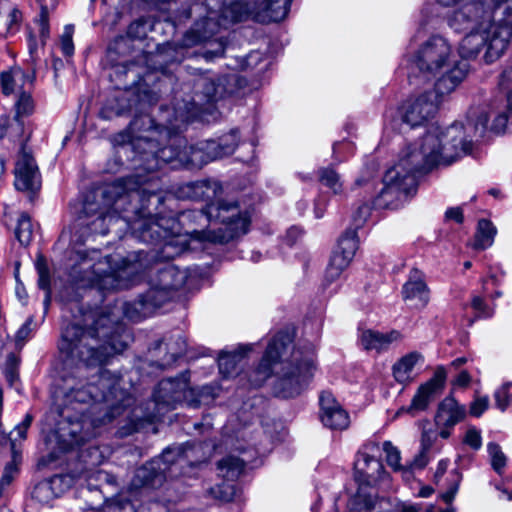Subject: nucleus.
I'll return each instance as SVG.
<instances>
[{"label":"nucleus","instance_id":"f257e3e1","mask_svg":"<svg viewBox=\"0 0 512 512\" xmlns=\"http://www.w3.org/2000/svg\"><path fill=\"white\" fill-rule=\"evenodd\" d=\"M488 114V107H473L468 111L465 124L455 123L445 129L433 126L422 137L406 145L396 165L385 173L376 205L397 208L415 193L418 174L469 154L473 140L482 138L487 131Z\"/></svg>","mask_w":512,"mask_h":512},{"label":"nucleus","instance_id":"f03ea898","mask_svg":"<svg viewBox=\"0 0 512 512\" xmlns=\"http://www.w3.org/2000/svg\"><path fill=\"white\" fill-rule=\"evenodd\" d=\"M132 402L121 379L107 370H100L87 383L79 380L65 394L59 439L66 449L84 443L96 435L97 428L122 415Z\"/></svg>","mask_w":512,"mask_h":512},{"label":"nucleus","instance_id":"7ed1b4c3","mask_svg":"<svg viewBox=\"0 0 512 512\" xmlns=\"http://www.w3.org/2000/svg\"><path fill=\"white\" fill-rule=\"evenodd\" d=\"M461 0H437L446 7ZM512 14V0H473L454 11L448 19L450 28L466 32L459 44L464 59L476 57L485 50L484 59L492 63L507 49L512 37V22L505 16Z\"/></svg>","mask_w":512,"mask_h":512},{"label":"nucleus","instance_id":"20e7f679","mask_svg":"<svg viewBox=\"0 0 512 512\" xmlns=\"http://www.w3.org/2000/svg\"><path fill=\"white\" fill-rule=\"evenodd\" d=\"M212 221H219L223 227L215 230L186 229L185 235L189 236L191 240L199 242L223 244L245 234L250 224V217L236 201H218L217 203H208L205 210L182 212L178 222L161 218L147 226L143 231V237L145 238V234L148 232L155 234L156 239L164 241L162 249L164 257L173 258L189 249L187 239L175 229V226H190L194 223L204 226Z\"/></svg>","mask_w":512,"mask_h":512},{"label":"nucleus","instance_id":"39448f33","mask_svg":"<svg viewBox=\"0 0 512 512\" xmlns=\"http://www.w3.org/2000/svg\"><path fill=\"white\" fill-rule=\"evenodd\" d=\"M285 350V344L280 338L272 339L265 353L253 372L251 384L262 385L272 374L275 375L273 392L282 398H292L300 395L308 386L317 369L315 353L312 349L303 351L294 349L289 359L279 360Z\"/></svg>","mask_w":512,"mask_h":512},{"label":"nucleus","instance_id":"423d86ee","mask_svg":"<svg viewBox=\"0 0 512 512\" xmlns=\"http://www.w3.org/2000/svg\"><path fill=\"white\" fill-rule=\"evenodd\" d=\"M174 119L166 120L165 125L155 126L149 115H140L130 123L131 133L129 145L147 162V169L154 170L162 163L180 164V154H183L185 139L176 135L181 125L194 115L191 110L183 112L181 107L174 108Z\"/></svg>","mask_w":512,"mask_h":512},{"label":"nucleus","instance_id":"0eeeda50","mask_svg":"<svg viewBox=\"0 0 512 512\" xmlns=\"http://www.w3.org/2000/svg\"><path fill=\"white\" fill-rule=\"evenodd\" d=\"M118 316L114 312L101 315L94 327L85 331L76 323L67 325L62 331L60 351L66 354L67 365L76 363L77 374L82 377L86 371L96 368L117 353L122 352L126 343L116 341L114 333L107 331L117 325Z\"/></svg>","mask_w":512,"mask_h":512},{"label":"nucleus","instance_id":"6e6552de","mask_svg":"<svg viewBox=\"0 0 512 512\" xmlns=\"http://www.w3.org/2000/svg\"><path fill=\"white\" fill-rule=\"evenodd\" d=\"M142 255L100 257L96 250L77 251L71 276L81 286L103 292L127 289L137 282L138 275L145 269Z\"/></svg>","mask_w":512,"mask_h":512},{"label":"nucleus","instance_id":"1a4fd4ad","mask_svg":"<svg viewBox=\"0 0 512 512\" xmlns=\"http://www.w3.org/2000/svg\"><path fill=\"white\" fill-rule=\"evenodd\" d=\"M412 62L420 72L435 79L438 96L451 94L466 78L469 65L457 59L451 44L442 36H432L421 44Z\"/></svg>","mask_w":512,"mask_h":512},{"label":"nucleus","instance_id":"9d476101","mask_svg":"<svg viewBox=\"0 0 512 512\" xmlns=\"http://www.w3.org/2000/svg\"><path fill=\"white\" fill-rule=\"evenodd\" d=\"M292 0H264L253 6L247 2L235 1L226 4L221 11V18L218 19L215 11H209L208 15L197 21L193 29L187 33L185 42L196 44L210 38L218 31V28L226 22H238L247 18L260 23L277 22L283 20L290 8Z\"/></svg>","mask_w":512,"mask_h":512},{"label":"nucleus","instance_id":"9b49d317","mask_svg":"<svg viewBox=\"0 0 512 512\" xmlns=\"http://www.w3.org/2000/svg\"><path fill=\"white\" fill-rule=\"evenodd\" d=\"M130 182V179L117 180L105 185L101 190V204L97 208L91 203L84 205L83 212L87 217L96 215V218L88 223L93 233L106 234L109 226L120 219L126 224L131 222L132 218L126 214L127 205L137 200L140 194L128 187Z\"/></svg>","mask_w":512,"mask_h":512},{"label":"nucleus","instance_id":"f8f14e48","mask_svg":"<svg viewBox=\"0 0 512 512\" xmlns=\"http://www.w3.org/2000/svg\"><path fill=\"white\" fill-rule=\"evenodd\" d=\"M216 396L213 389L204 386L195 390L189 385V372L182 373L175 379L162 380L154 392V401L157 405L174 407L176 403L185 402L191 407L199 406L206 397Z\"/></svg>","mask_w":512,"mask_h":512},{"label":"nucleus","instance_id":"ddd939ff","mask_svg":"<svg viewBox=\"0 0 512 512\" xmlns=\"http://www.w3.org/2000/svg\"><path fill=\"white\" fill-rule=\"evenodd\" d=\"M147 300L153 306H161L170 299L172 292L181 288L186 279L185 271L171 263H156L148 268Z\"/></svg>","mask_w":512,"mask_h":512},{"label":"nucleus","instance_id":"4468645a","mask_svg":"<svg viewBox=\"0 0 512 512\" xmlns=\"http://www.w3.org/2000/svg\"><path fill=\"white\" fill-rule=\"evenodd\" d=\"M380 446L375 441H368L358 451L354 462V477L360 486L389 487L388 475L377 455Z\"/></svg>","mask_w":512,"mask_h":512},{"label":"nucleus","instance_id":"2eb2a0df","mask_svg":"<svg viewBox=\"0 0 512 512\" xmlns=\"http://www.w3.org/2000/svg\"><path fill=\"white\" fill-rule=\"evenodd\" d=\"M182 460V456L177 449H166L159 459L136 470L131 481V488L140 490L160 487L166 478V470H169L173 464L179 463Z\"/></svg>","mask_w":512,"mask_h":512},{"label":"nucleus","instance_id":"dca6fc26","mask_svg":"<svg viewBox=\"0 0 512 512\" xmlns=\"http://www.w3.org/2000/svg\"><path fill=\"white\" fill-rule=\"evenodd\" d=\"M444 97L438 96L434 89L407 101L399 111L402 120L401 131L405 132L406 127L415 128L422 126L428 119L433 117Z\"/></svg>","mask_w":512,"mask_h":512},{"label":"nucleus","instance_id":"f3484780","mask_svg":"<svg viewBox=\"0 0 512 512\" xmlns=\"http://www.w3.org/2000/svg\"><path fill=\"white\" fill-rule=\"evenodd\" d=\"M446 379L447 371L445 367L437 366L432 377L418 387L410 406L406 409H400L398 414L404 410L411 414L426 410L434 398L444 390Z\"/></svg>","mask_w":512,"mask_h":512},{"label":"nucleus","instance_id":"a211bd4d","mask_svg":"<svg viewBox=\"0 0 512 512\" xmlns=\"http://www.w3.org/2000/svg\"><path fill=\"white\" fill-rule=\"evenodd\" d=\"M466 409L453 397H445L439 404L434 416L435 426L439 430V436L447 439L451 436L455 425L464 420Z\"/></svg>","mask_w":512,"mask_h":512},{"label":"nucleus","instance_id":"6ab92c4d","mask_svg":"<svg viewBox=\"0 0 512 512\" xmlns=\"http://www.w3.org/2000/svg\"><path fill=\"white\" fill-rule=\"evenodd\" d=\"M14 185L20 191H36L40 188L41 180L34 158L23 148L15 166Z\"/></svg>","mask_w":512,"mask_h":512},{"label":"nucleus","instance_id":"aec40b11","mask_svg":"<svg viewBox=\"0 0 512 512\" xmlns=\"http://www.w3.org/2000/svg\"><path fill=\"white\" fill-rule=\"evenodd\" d=\"M216 140H206L196 145L184 144L183 154H180V165L191 168H201L210 161L218 159Z\"/></svg>","mask_w":512,"mask_h":512},{"label":"nucleus","instance_id":"412c9836","mask_svg":"<svg viewBox=\"0 0 512 512\" xmlns=\"http://www.w3.org/2000/svg\"><path fill=\"white\" fill-rule=\"evenodd\" d=\"M402 296L409 306L416 309H422L428 304L429 289L419 270L412 269L410 271L409 278L402 288Z\"/></svg>","mask_w":512,"mask_h":512},{"label":"nucleus","instance_id":"4be33fe9","mask_svg":"<svg viewBox=\"0 0 512 512\" xmlns=\"http://www.w3.org/2000/svg\"><path fill=\"white\" fill-rule=\"evenodd\" d=\"M321 421L334 430H343L349 426L347 412L336 402L331 393L323 392L320 395Z\"/></svg>","mask_w":512,"mask_h":512},{"label":"nucleus","instance_id":"5701e85b","mask_svg":"<svg viewBox=\"0 0 512 512\" xmlns=\"http://www.w3.org/2000/svg\"><path fill=\"white\" fill-rule=\"evenodd\" d=\"M222 194V186L217 181L203 180L190 182L183 185L179 189V195L183 198L192 200H205L209 203H217L218 201H227L219 199Z\"/></svg>","mask_w":512,"mask_h":512},{"label":"nucleus","instance_id":"b1692460","mask_svg":"<svg viewBox=\"0 0 512 512\" xmlns=\"http://www.w3.org/2000/svg\"><path fill=\"white\" fill-rule=\"evenodd\" d=\"M402 340V334L397 330L389 332H378L374 330H366L361 333V346L367 351H376L377 353L385 352L393 345Z\"/></svg>","mask_w":512,"mask_h":512},{"label":"nucleus","instance_id":"393cba45","mask_svg":"<svg viewBox=\"0 0 512 512\" xmlns=\"http://www.w3.org/2000/svg\"><path fill=\"white\" fill-rule=\"evenodd\" d=\"M424 356L418 351L409 352L400 357L392 366V375L399 384H409L415 377V368L424 363Z\"/></svg>","mask_w":512,"mask_h":512},{"label":"nucleus","instance_id":"a878e982","mask_svg":"<svg viewBox=\"0 0 512 512\" xmlns=\"http://www.w3.org/2000/svg\"><path fill=\"white\" fill-rule=\"evenodd\" d=\"M250 346H242L233 352H223L218 358L219 371L224 377H231L237 373L239 361L250 351Z\"/></svg>","mask_w":512,"mask_h":512},{"label":"nucleus","instance_id":"bb28decb","mask_svg":"<svg viewBox=\"0 0 512 512\" xmlns=\"http://www.w3.org/2000/svg\"><path fill=\"white\" fill-rule=\"evenodd\" d=\"M158 306H153L147 300V293L139 300L134 302H126L122 305V311L126 318L132 321H139L147 317Z\"/></svg>","mask_w":512,"mask_h":512},{"label":"nucleus","instance_id":"cd10ccee","mask_svg":"<svg viewBox=\"0 0 512 512\" xmlns=\"http://www.w3.org/2000/svg\"><path fill=\"white\" fill-rule=\"evenodd\" d=\"M496 233V227L489 220H479L472 247L476 250H484L491 247Z\"/></svg>","mask_w":512,"mask_h":512},{"label":"nucleus","instance_id":"c85d7f7f","mask_svg":"<svg viewBox=\"0 0 512 512\" xmlns=\"http://www.w3.org/2000/svg\"><path fill=\"white\" fill-rule=\"evenodd\" d=\"M64 480L62 476H54L49 480H44L35 485L32 497L41 503H48L54 497L58 496L55 488Z\"/></svg>","mask_w":512,"mask_h":512},{"label":"nucleus","instance_id":"c756f323","mask_svg":"<svg viewBox=\"0 0 512 512\" xmlns=\"http://www.w3.org/2000/svg\"><path fill=\"white\" fill-rule=\"evenodd\" d=\"M28 75L19 67H14L9 71L1 73V87L4 94L9 95L16 91V88L22 87Z\"/></svg>","mask_w":512,"mask_h":512},{"label":"nucleus","instance_id":"7c9ffc66","mask_svg":"<svg viewBox=\"0 0 512 512\" xmlns=\"http://www.w3.org/2000/svg\"><path fill=\"white\" fill-rule=\"evenodd\" d=\"M352 259L333 251L325 273V281L332 283L340 278Z\"/></svg>","mask_w":512,"mask_h":512},{"label":"nucleus","instance_id":"2f4dec72","mask_svg":"<svg viewBox=\"0 0 512 512\" xmlns=\"http://www.w3.org/2000/svg\"><path fill=\"white\" fill-rule=\"evenodd\" d=\"M358 237L355 229H347L339 238L334 251L352 259L358 249Z\"/></svg>","mask_w":512,"mask_h":512},{"label":"nucleus","instance_id":"473e14b6","mask_svg":"<svg viewBox=\"0 0 512 512\" xmlns=\"http://www.w3.org/2000/svg\"><path fill=\"white\" fill-rule=\"evenodd\" d=\"M218 469L223 478L235 480L244 470V461L238 457L228 456L218 463Z\"/></svg>","mask_w":512,"mask_h":512},{"label":"nucleus","instance_id":"72a5a7b5","mask_svg":"<svg viewBox=\"0 0 512 512\" xmlns=\"http://www.w3.org/2000/svg\"><path fill=\"white\" fill-rule=\"evenodd\" d=\"M238 141L239 136L237 130H231L229 133L221 136L219 140L216 141L218 159L232 154L238 145Z\"/></svg>","mask_w":512,"mask_h":512},{"label":"nucleus","instance_id":"f704fd0d","mask_svg":"<svg viewBox=\"0 0 512 512\" xmlns=\"http://www.w3.org/2000/svg\"><path fill=\"white\" fill-rule=\"evenodd\" d=\"M319 181L322 185L329 188L334 194H340L343 191V184L340 175L332 168H322L319 170Z\"/></svg>","mask_w":512,"mask_h":512},{"label":"nucleus","instance_id":"c9c22d12","mask_svg":"<svg viewBox=\"0 0 512 512\" xmlns=\"http://www.w3.org/2000/svg\"><path fill=\"white\" fill-rule=\"evenodd\" d=\"M382 449L386 456L387 464L395 471H402L405 476L410 474V471L404 469L401 464V455L399 449L392 444L390 441H385L382 445Z\"/></svg>","mask_w":512,"mask_h":512},{"label":"nucleus","instance_id":"e433bc0d","mask_svg":"<svg viewBox=\"0 0 512 512\" xmlns=\"http://www.w3.org/2000/svg\"><path fill=\"white\" fill-rule=\"evenodd\" d=\"M32 233L30 217L25 213L21 214L15 231L16 238L22 245H28L32 239Z\"/></svg>","mask_w":512,"mask_h":512},{"label":"nucleus","instance_id":"4c0bfd02","mask_svg":"<svg viewBox=\"0 0 512 512\" xmlns=\"http://www.w3.org/2000/svg\"><path fill=\"white\" fill-rule=\"evenodd\" d=\"M16 107V116L14 118V121L16 122L17 126L20 128L22 126V123L20 122L19 118L22 116H27L32 113L33 111V101L31 99V96L28 93H22L18 97V100L15 104Z\"/></svg>","mask_w":512,"mask_h":512},{"label":"nucleus","instance_id":"58836bf2","mask_svg":"<svg viewBox=\"0 0 512 512\" xmlns=\"http://www.w3.org/2000/svg\"><path fill=\"white\" fill-rule=\"evenodd\" d=\"M487 450L491 458V465L497 473H502L503 468L506 466V456L501 447L496 443H488Z\"/></svg>","mask_w":512,"mask_h":512},{"label":"nucleus","instance_id":"ea45409f","mask_svg":"<svg viewBox=\"0 0 512 512\" xmlns=\"http://www.w3.org/2000/svg\"><path fill=\"white\" fill-rule=\"evenodd\" d=\"M32 419L33 418L30 414H26L23 421L15 426L14 430L10 432L9 438L12 449H14L17 442H20L26 438V433L32 423Z\"/></svg>","mask_w":512,"mask_h":512},{"label":"nucleus","instance_id":"a19ab883","mask_svg":"<svg viewBox=\"0 0 512 512\" xmlns=\"http://www.w3.org/2000/svg\"><path fill=\"white\" fill-rule=\"evenodd\" d=\"M374 500L371 496L358 493L349 503L352 512H369L374 508Z\"/></svg>","mask_w":512,"mask_h":512},{"label":"nucleus","instance_id":"79ce46f5","mask_svg":"<svg viewBox=\"0 0 512 512\" xmlns=\"http://www.w3.org/2000/svg\"><path fill=\"white\" fill-rule=\"evenodd\" d=\"M499 86L500 89L506 93L508 106L512 108V66L503 70L500 76Z\"/></svg>","mask_w":512,"mask_h":512},{"label":"nucleus","instance_id":"37998d69","mask_svg":"<svg viewBox=\"0 0 512 512\" xmlns=\"http://www.w3.org/2000/svg\"><path fill=\"white\" fill-rule=\"evenodd\" d=\"M74 33V27L72 25H66L61 35V50L65 56H72L74 53V45L72 36Z\"/></svg>","mask_w":512,"mask_h":512},{"label":"nucleus","instance_id":"c03bdc74","mask_svg":"<svg viewBox=\"0 0 512 512\" xmlns=\"http://www.w3.org/2000/svg\"><path fill=\"white\" fill-rule=\"evenodd\" d=\"M463 443L474 450H479L482 446V437L480 430H478L474 426L469 427L464 435Z\"/></svg>","mask_w":512,"mask_h":512},{"label":"nucleus","instance_id":"a18cd8bd","mask_svg":"<svg viewBox=\"0 0 512 512\" xmlns=\"http://www.w3.org/2000/svg\"><path fill=\"white\" fill-rule=\"evenodd\" d=\"M234 493V486L228 483H223L211 489V494L215 498L225 502L231 501L234 497Z\"/></svg>","mask_w":512,"mask_h":512},{"label":"nucleus","instance_id":"49530a36","mask_svg":"<svg viewBox=\"0 0 512 512\" xmlns=\"http://www.w3.org/2000/svg\"><path fill=\"white\" fill-rule=\"evenodd\" d=\"M511 383H505L499 387L494 393L495 404L497 408L504 411L509 405V389Z\"/></svg>","mask_w":512,"mask_h":512},{"label":"nucleus","instance_id":"de8ad7c7","mask_svg":"<svg viewBox=\"0 0 512 512\" xmlns=\"http://www.w3.org/2000/svg\"><path fill=\"white\" fill-rule=\"evenodd\" d=\"M36 268H37V272H38V276H39L38 286L45 291H50V289H49V286H50L49 271H48L47 265L44 262V260L39 259L36 263Z\"/></svg>","mask_w":512,"mask_h":512},{"label":"nucleus","instance_id":"09e8293b","mask_svg":"<svg viewBox=\"0 0 512 512\" xmlns=\"http://www.w3.org/2000/svg\"><path fill=\"white\" fill-rule=\"evenodd\" d=\"M489 407L488 396H477L470 404L469 413L474 417H480Z\"/></svg>","mask_w":512,"mask_h":512},{"label":"nucleus","instance_id":"8fccbe9b","mask_svg":"<svg viewBox=\"0 0 512 512\" xmlns=\"http://www.w3.org/2000/svg\"><path fill=\"white\" fill-rule=\"evenodd\" d=\"M17 472L18 469L14 463H9L5 466L4 472L0 479V494H3L4 489L11 484L17 475Z\"/></svg>","mask_w":512,"mask_h":512},{"label":"nucleus","instance_id":"3c124183","mask_svg":"<svg viewBox=\"0 0 512 512\" xmlns=\"http://www.w3.org/2000/svg\"><path fill=\"white\" fill-rule=\"evenodd\" d=\"M38 25L41 42L42 44H45L46 40L49 38L50 35L47 7L41 8Z\"/></svg>","mask_w":512,"mask_h":512},{"label":"nucleus","instance_id":"603ef678","mask_svg":"<svg viewBox=\"0 0 512 512\" xmlns=\"http://www.w3.org/2000/svg\"><path fill=\"white\" fill-rule=\"evenodd\" d=\"M472 308L479 317H490L492 310L486 305L484 299L480 296H474L471 302Z\"/></svg>","mask_w":512,"mask_h":512},{"label":"nucleus","instance_id":"864d4df0","mask_svg":"<svg viewBox=\"0 0 512 512\" xmlns=\"http://www.w3.org/2000/svg\"><path fill=\"white\" fill-rule=\"evenodd\" d=\"M22 20V13L17 8H12L7 15V29L8 31L14 32L19 28Z\"/></svg>","mask_w":512,"mask_h":512},{"label":"nucleus","instance_id":"5fc2aeb1","mask_svg":"<svg viewBox=\"0 0 512 512\" xmlns=\"http://www.w3.org/2000/svg\"><path fill=\"white\" fill-rule=\"evenodd\" d=\"M394 509L396 512H420L422 505L408 501H398Z\"/></svg>","mask_w":512,"mask_h":512},{"label":"nucleus","instance_id":"6e6d98bb","mask_svg":"<svg viewBox=\"0 0 512 512\" xmlns=\"http://www.w3.org/2000/svg\"><path fill=\"white\" fill-rule=\"evenodd\" d=\"M508 121V117L505 112H500L495 116L493 124L491 125V130L496 133H501L504 131L506 124Z\"/></svg>","mask_w":512,"mask_h":512},{"label":"nucleus","instance_id":"4d7b16f0","mask_svg":"<svg viewBox=\"0 0 512 512\" xmlns=\"http://www.w3.org/2000/svg\"><path fill=\"white\" fill-rule=\"evenodd\" d=\"M130 108L129 106H125V105H121L119 106L118 108L115 109L114 111V106L112 104H107L101 111V114L104 118H111L112 117V114L114 112L115 115L117 116H120L122 115L123 113H125V111Z\"/></svg>","mask_w":512,"mask_h":512},{"label":"nucleus","instance_id":"13d9d810","mask_svg":"<svg viewBox=\"0 0 512 512\" xmlns=\"http://www.w3.org/2000/svg\"><path fill=\"white\" fill-rule=\"evenodd\" d=\"M370 215V207L367 204L360 206L354 216V221L357 226H360Z\"/></svg>","mask_w":512,"mask_h":512},{"label":"nucleus","instance_id":"bf43d9fd","mask_svg":"<svg viewBox=\"0 0 512 512\" xmlns=\"http://www.w3.org/2000/svg\"><path fill=\"white\" fill-rule=\"evenodd\" d=\"M445 217L448 220H454L457 223H462L463 221V211L460 207H452L447 209L445 213Z\"/></svg>","mask_w":512,"mask_h":512},{"label":"nucleus","instance_id":"052dcab7","mask_svg":"<svg viewBox=\"0 0 512 512\" xmlns=\"http://www.w3.org/2000/svg\"><path fill=\"white\" fill-rule=\"evenodd\" d=\"M471 382V376L468 371H461L455 378L453 384L458 387H467Z\"/></svg>","mask_w":512,"mask_h":512},{"label":"nucleus","instance_id":"680f3d73","mask_svg":"<svg viewBox=\"0 0 512 512\" xmlns=\"http://www.w3.org/2000/svg\"><path fill=\"white\" fill-rule=\"evenodd\" d=\"M32 322V319H29L23 324V326L18 330L16 338L18 341H24L29 337L30 334V324Z\"/></svg>","mask_w":512,"mask_h":512},{"label":"nucleus","instance_id":"e2e57ef3","mask_svg":"<svg viewBox=\"0 0 512 512\" xmlns=\"http://www.w3.org/2000/svg\"><path fill=\"white\" fill-rule=\"evenodd\" d=\"M177 345H178L177 349L170 348L172 357L174 359L181 356L185 352V349H186V343L183 339H179V341L177 342Z\"/></svg>","mask_w":512,"mask_h":512},{"label":"nucleus","instance_id":"0e129e2a","mask_svg":"<svg viewBox=\"0 0 512 512\" xmlns=\"http://www.w3.org/2000/svg\"><path fill=\"white\" fill-rule=\"evenodd\" d=\"M457 490H458V483L453 485L448 491H446L445 493L442 494L443 500L446 503L451 502L453 500V498L455 497V494L457 493Z\"/></svg>","mask_w":512,"mask_h":512},{"label":"nucleus","instance_id":"69168bd1","mask_svg":"<svg viewBox=\"0 0 512 512\" xmlns=\"http://www.w3.org/2000/svg\"><path fill=\"white\" fill-rule=\"evenodd\" d=\"M434 490L432 487L430 486H423L419 492H418V496L419 497H422V498H428L430 497L432 494H433Z\"/></svg>","mask_w":512,"mask_h":512},{"label":"nucleus","instance_id":"338daca9","mask_svg":"<svg viewBox=\"0 0 512 512\" xmlns=\"http://www.w3.org/2000/svg\"><path fill=\"white\" fill-rule=\"evenodd\" d=\"M223 53H224V47L221 44H219V47H218L217 51H215V52L207 51L204 56H205L206 59L211 60L215 56H221Z\"/></svg>","mask_w":512,"mask_h":512},{"label":"nucleus","instance_id":"774afa93","mask_svg":"<svg viewBox=\"0 0 512 512\" xmlns=\"http://www.w3.org/2000/svg\"><path fill=\"white\" fill-rule=\"evenodd\" d=\"M432 446V440L430 439L428 432H424L422 435V448L428 450Z\"/></svg>","mask_w":512,"mask_h":512}]
</instances>
